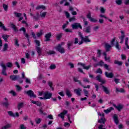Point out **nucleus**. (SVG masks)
<instances>
[{
	"instance_id": "1",
	"label": "nucleus",
	"mask_w": 129,
	"mask_h": 129,
	"mask_svg": "<svg viewBox=\"0 0 129 129\" xmlns=\"http://www.w3.org/2000/svg\"><path fill=\"white\" fill-rule=\"evenodd\" d=\"M24 93L28 95L30 97H33L34 98L37 97V95H35L34 91L32 90L25 91Z\"/></svg>"
},
{
	"instance_id": "2",
	"label": "nucleus",
	"mask_w": 129,
	"mask_h": 129,
	"mask_svg": "<svg viewBox=\"0 0 129 129\" xmlns=\"http://www.w3.org/2000/svg\"><path fill=\"white\" fill-rule=\"evenodd\" d=\"M20 32H22V31H23V34L25 36V37H26V38H27L28 42L29 41H30V35H29V34L28 33H27V30H26V28H25V27H22L21 28H20L19 29Z\"/></svg>"
},
{
	"instance_id": "3",
	"label": "nucleus",
	"mask_w": 129,
	"mask_h": 129,
	"mask_svg": "<svg viewBox=\"0 0 129 129\" xmlns=\"http://www.w3.org/2000/svg\"><path fill=\"white\" fill-rule=\"evenodd\" d=\"M71 27L73 30H77L78 28H80L81 30H82V26H81V25L80 24V23H75L72 24Z\"/></svg>"
},
{
	"instance_id": "4",
	"label": "nucleus",
	"mask_w": 129,
	"mask_h": 129,
	"mask_svg": "<svg viewBox=\"0 0 129 129\" xmlns=\"http://www.w3.org/2000/svg\"><path fill=\"white\" fill-rule=\"evenodd\" d=\"M55 48L56 51H58V52H59L61 54H64V53H65V49H64V47H62V46H60V45H57Z\"/></svg>"
},
{
	"instance_id": "5",
	"label": "nucleus",
	"mask_w": 129,
	"mask_h": 129,
	"mask_svg": "<svg viewBox=\"0 0 129 129\" xmlns=\"http://www.w3.org/2000/svg\"><path fill=\"white\" fill-rule=\"evenodd\" d=\"M43 95L45 99H50V98H52V93H49V92L46 91L43 93Z\"/></svg>"
},
{
	"instance_id": "6",
	"label": "nucleus",
	"mask_w": 129,
	"mask_h": 129,
	"mask_svg": "<svg viewBox=\"0 0 129 129\" xmlns=\"http://www.w3.org/2000/svg\"><path fill=\"white\" fill-rule=\"evenodd\" d=\"M121 36H118L119 39L120 40V44H122L123 43V40L125 37V34H124V32L122 30H121Z\"/></svg>"
},
{
	"instance_id": "7",
	"label": "nucleus",
	"mask_w": 129,
	"mask_h": 129,
	"mask_svg": "<svg viewBox=\"0 0 129 129\" xmlns=\"http://www.w3.org/2000/svg\"><path fill=\"white\" fill-rule=\"evenodd\" d=\"M113 106H114L116 109H117L118 111H120V110L123 108V105L121 104H119L117 106L115 104H113Z\"/></svg>"
},
{
	"instance_id": "8",
	"label": "nucleus",
	"mask_w": 129,
	"mask_h": 129,
	"mask_svg": "<svg viewBox=\"0 0 129 129\" xmlns=\"http://www.w3.org/2000/svg\"><path fill=\"white\" fill-rule=\"evenodd\" d=\"M8 113L10 115V116H12V117H19V116H20V114H19V112H16L15 114L16 115H15L13 111H8Z\"/></svg>"
},
{
	"instance_id": "9",
	"label": "nucleus",
	"mask_w": 129,
	"mask_h": 129,
	"mask_svg": "<svg viewBox=\"0 0 129 129\" xmlns=\"http://www.w3.org/2000/svg\"><path fill=\"white\" fill-rule=\"evenodd\" d=\"M83 42L87 43V42H91V41L88 39V36H86V38H81V41L79 43V45H82V44H83Z\"/></svg>"
},
{
	"instance_id": "10",
	"label": "nucleus",
	"mask_w": 129,
	"mask_h": 129,
	"mask_svg": "<svg viewBox=\"0 0 129 129\" xmlns=\"http://www.w3.org/2000/svg\"><path fill=\"white\" fill-rule=\"evenodd\" d=\"M78 65H80L81 66H82V67H83V69H85V70H89L90 69V68L91 67V65L86 66L85 65V64H84L82 62H79L78 63Z\"/></svg>"
},
{
	"instance_id": "11",
	"label": "nucleus",
	"mask_w": 129,
	"mask_h": 129,
	"mask_svg": "<svg viewBox=\"0 0 129 129\" xmlns=\"http://www.w3.org/2000/svg\"><path fill=\"white\" fill-rule=\"evenodd\" d=\"M31 103L33 104H36L37 106H42V103L39 101H34L33 100H30Z\"/></svg>"
},
{
	"instance_id": "12",
	"label": "nucleus",
	"mask_w": 129,
	"mask_h": 129,
	"mask_svg": "<svg viewBox=\"0 0 129 129\" xmlns=\"http://www.w3.org/2000/svg\"><path fill=\"white\" fill-rule=\"evenodd\" d=\"M81 91H82V89L80 88L74 89V92H75L77 95H78L79 96H81Z\"/></svg>"
},
{
	"instance_id": "13",
	"label": "nucleus",
	"mask_w": 129,
	"mask_h": 129,
	"mask_svg": "<svg viewBox=\"0 0 129 129\" xmlns=\"http://www.w3.org/2000/svg\"><path fill=\"white\" fill-rule=\"evenodd\" d=\"M51 33L49 32V33H47L45 35V42H49V41H50V38H51Z\"/></svg>"
},
{
	"instance_id": "14",
	"label": "nucleus",
	"mask_w": 129,
	"mask_h": 129,
	"mask_svg": "<svg viewBox=\"0 0 129 129\" xmlns=\"http://www.w3.org/2000/svg\"><path fill=\"white\" fill-rule=\"evenodd\" d=\"M18 78H20V75H11L10 79L13 81H16L18 80Z\"/></svg>"
},
{
	"instance_id": "15",
	"label": "nucleus",
	"mask_w": 129,
	"mask_h": 129,
	"mask_svg": "<svg viewBox=\"0 0 129 129\" xmlns=\"http://www.w3.org/2000/svg\"><path fill=\"white\" fill-rule=\"evenodd\" d=\"M36 50L38 54V56H41L42 55V48L40 47L39 46H35Z\"/></svg>"
},
{
	"instance_id": "16",
	"label": "nucleus",
	"mask_w": 129,
	"mask_h": 129,
	"mask_svg": "<svg viewBox=\"0 0 129 129\" xmlns=\"http://www.w3.org/2000/svg\"><path fill=\"white\" fill-rule=\"evenodd\" d=\"M102 88L103 89V91H104L106 94H110V92H109L107 87L104 86H102Z\"/></svg>"
},
{
	"instance_id": "17",
	"label": "nucleus",
	"mask_w": 129,
	"mask_h": 129,
	"mask_svg": "<svg viewBox=\"0 0 129 129\" xmlns=\"http://www.w3.org/2000/svg\"><path fill=\"white\" fill-rule=\"evenodd\" d=\"M113 118L114 119V121L115 123L116 124H118V122H119V121L118 120V117H117V115L116 114H114L113 116Z\"/></svg>"
},
{
	"instance_id": "18",
	"label": "nucleus",
	"mask_w": 129,
	"mask_h": 129,
	"mask_svg": "<svg viewBox=\"0 0 129 129\" xmlns=\"http://www.w3.org/2000/svg\"><path fill=\"white\" fill-rule=\"evenodd\" d=\"M105 75L106 77H107V78H113L114 75L112 73H108L107 72H106L105 73Z\"/></svg>"
},
{
	"instance_id": "19",
	"label": "nucleus",
	"mask_w": 129,
	"mask_h": 129,
	"mask_svg": "<svg viewBox=\"0 0 129 129\" xmlns=\"http://www.w3.org/2000/svg\"><path fill=\"white\" fill-rule=\"evenodd\" d=\"M105 121H106V119L105 117H101L100 119L98 120V123H103L104 124L105 123Z\"/></svg>"
},
{
	"instance_id": "20",
	"label": "nucleus",
	"mask_w": 129,
	"mask_h": 129,
	"mask_svg": "<svg viewBox=\"0 0 129 129\" xmlns=\"http://www.w3.org/2000/svg\"><path fill=\"white\" fill-rule=\"evenodd\" d=\"M0 28L4 30L5 32L7 31H9V29L7 28H6V26H5V24H3V22H0Z\"/></svg>"
},
{
	"instance_id": "21",
	"label": "nucleus",
	"mask_w": 129,
	"mask_h": 129,
	"mask_svg": "<svg viewBox=\"0 0 129 129\" xmlns=\"http://www.w3.org/2000/svg\"><path fill=\"white\" fill-rule=\"evenodd\" d=\"M90 30H91L90 26H88L86 28L83 29V32H84L85 33H86L87 34H88L90 33Z\"/></svg>"
},
{
	"instance_id": "22",
	"label": "nucleus",
	"mask_w": 129,
	"mask_h": 129,
	"mask_svg": "<svg viewBox=\"0 0 129 129\" xmlns=\"http://www.w3.org/2000/svg\"><path fill=\"white\" fill-rule=\"evenodd\" d=\"M12 127V124L8 123L2 127L1 129H9Z\"/></svg>"
},
{
	"instance_id": "23",
	"label": "nucleus",
	"mask_w": 129,
	"mask_h": 129,
	"mask_svg": "<svg viewBox=\"0 0 129 129\" xmlns=\"http://www.w3.org/2000/svg\"><path fill=\"white\" fill-rule=\"evenodd\" d=\"M2 104L3 106H4V107H6V108H9V106H10V104L9 103V101L3 102Z\"/></svg>"
},
{
	"instance_id": "24",
	"label": "nucleus",
	"mask_w": 129,
	"mask_h": 129,
	"mask_svg": "<svg viewBox=\"0 0 129 129\" xmlns=\"http://www.w3.org/2000/svg\"><path fill=\"white\" fill-rule=\"evenodd\" d=\"M110 48H111V45L108 44V43L105 44L106 52H109L110 50Z\"/></svg>"
},
{
	"instance_id": "25",
	"label": "nucleus",
	"mask_w": 129,
	"mask_h": 129,
	"mask_svg": "<svg viewBox=\"0 0 129 129\" xmlns=\"http://www.w3.org/2000/svg\"><path fill=\"white\" fill-rule=\"evenodd\" d=\"M120 92L121 93H124L125 91L123 88H116V93Z\"/></svg>"
},
{
	"instance_id": "26",
	"label": "nucleus",
	"mask_w": 129,
	"mask_h": 129,
	"mask_svg": "<svg viewBox=\"0 0 129 129\" xmlns=\"http://www.w3.org/2000/svg\"><path fill=\"white\" fill-rule=\"evenodd\" d=\"M113 109H114V108H113L112 107H111L107 109L104 110V112L105 113H109V112H111V110H113Z\"/></svg>"
},
{
	"instance_id": "27",
	"label": "nucleus",
	"mask_w": 129,
	"mask_h": 129,
	"mask_svg": "<svg viewBox=\"0 0 129 129\" xmlns=\"http://www.w3.org/2000/svg\"><path fill=\"white\" fill-rule=\"evenodd\" d=\"M11 28L13 29L15 32H19V29L17 28V26L15 25L14 24H11Z\"/></svg>"
},
{
	"instance_id": "28",
	"label": "nucleus",
	"mask_w": 129,
	"mask_h": 129,
	"mask_svg": "<svg viewBox=\"0 0 129 129\" xmlns=\"http://www.w3.org/2000/svg\"><path fill=\"white\" fill-rule=\"evenodd\" d=\"M38 110L40 114H42L43 115H46V113L45 112H44V110H43V107L39 108Z\"/></svg>"
},
{
	"instance_id": "29",
	"label": "nucleus",
	"mask_w": 129,
	"mask_h": 129,
	"mask_svg": "<svg viewBox=\"0 0 129 129\" xmlns=\"http://www.w3.org/2000/svg\"><path fill=\"white\" fill-rule=\"evenodd\" d=\"M114 64H116L118 66H122V61L115 60L114 61Z\"/></svg>"
},
{
	"instance_id": "30",
	"label": "nucleus",
	"mask_w": 129,
	"mask_h": 129,
	"mask_svg": "<svg viewBox=\"0 0 129 129\" xmlns=\"http://www.w3.org/2000/svg\"><path fill=\"white\" fill-rule=\"evenodd\" d=\"M10 37L9 35H2V38L4 39L5 42H8V38Z\"/></svg>"
},
{
	"instance_id": "31",
	"label": "nucleus",
	"mask_w": 129,
	"mask_h": 129,
	"mask_svg": "<svg viewBox=\"0 0 129 129\" xmlns=\"http://www.w3.org/2000/svg\"><path fill=\"white\" fill-rule=\"evenodd\" d=\"M44 77L43 76V74H39L37 77V80L39 81L40 80H42V79H44Z\"/></svg>"
},
{
	"instance_id": "32",
	"label": "nucleus",
	"mask_w": 129,
	"mask_h": 129,
	"mask_svg": "<svg viewBox=\"0 0 129 129\" xmlns=\"http://www.w3.org/2000/svg\"><path fill=\"white\" fill-rule=\"evenodd\" d=\"M17 107H18V110H20V109H21V108H23V107H24V103H23V102L19 103L18 104Z\"/></svg>"
},
{
	"instance_id": "33",
	"label": "nucleus",
	"mask_w": 129,
	"mask_h": 129,
	"mask_svg": "<svg viewBox=\"0 0 129 129\" xmlns=\"http://www.w3.org/2000/svg\"><path fill=\"white\" fill-rule=\"evenodd\" d=\"M34 43L36 44V47H40L41 46V43L39 40L35 39L34 40Z\"/></svg>"
},
{
	"instance_id": "34",
	"label": "nucleus",
	"mask_w": 129,
	"mask_h": 129,
	"mask_svg": "<svg viewBox=\"0 0 129 129\" xmlns=\"http://www.w3.org/2000/svg\"><path fill=\"white\" fill-rule=\"evenodd\" d=\"M73 80H74V81H75V82H79V84H80V85H82V83H81V81L78 80V78L75 77H74Z\"/></svg>"
},
{
	"instance_id": "35",
	"label": "nucleus",
	"mask_w": 129,
	"mask_h": 129,
	"mask_svg": "<svg viewBox=\"0 0 129 129\" xmlns=\"http://www.w3.org/2000/svg\"><path fill=\"white\" fill-rule=\"evenodd\" d=\"M15 45L17 47H20V44H19V39L17 38L15 39Z\"/></svg>"
},
{
	"instance_id": "36",
	"label": "nucleus",
	"mask_w": 129,
	"mask_h": 129,
	"mask_svg": "<svg viewBox=\"0 0 129 129\" xmlns=\"http://www.w3.org/2000/svg\"><path fill=\"white\" fill-rule=\"evenodd\" d=\"M116 39V37H114L111 41H110V45L113 47L114 46V42H115V40Z\"/></svg>"
},
{
	"instance_id": "37",
	"label": "nucleus",
	"mask_w": 129,
	"mask_h": 129,
	"mask_svg": "<svg viewBox=\"0 0 129 129\" xmlns=\"http://www.w3.org/2000/svg\"><path fill=\"white\" fill-rule=\"evenodd\" d=\"M66 94V95L68 96V97H71V96H72V94L70 93V91L68 89H67Z\"/></svg>"
},
{
	"instance_id": "38",
	"label": "nucleus",
	"mask_w": 129,
	"mask_h": 129,
	"mask_svg": "<svg viewBox=\"0 0 129 129\" xmlns=\"http://www.w3.org/2000/svg\"><path fill=\"white\" fill-rule=\"evenodd\" d=\"M43 30H40V32L37 33V37L40 38L42 35H43Z\"/></svg>"
},
{
	"instance_id": "39",
	"label": "nucleus",
	"mask_w": 129,
	"mask_h": 129,
	"mask_svg": "<svg viewBox=\"0 0 129 129\" xmlns=\"http://www.w3.org/2000/svg\"><path fill=\"white\" fill-rule=\"evenodd\" d=\"M40 9H42V10H46V7L44 6H39L36 7V10H40Z\"/></svg>"
},
{
	"instance_id": "40",
	"label": "nucleus",
	"mask_w": 129,
	"mask_h": 129,
	"mask_svg": "<svg viewBox=\"0 0 129 129\" xmlns=\"http://www.w3.org/2000/svg\"><path fill=\"white\" fill-rule=\"evenodd\" d=\"M115 48H116L117 49V50H120V48H121V47H119V43H118V42H116V44L115 45Z\"/></svg>"
},
{
	"instance_id": "41",
	"label": "nucleus",
	"mask_w": 129,
	"mask_h": 129,
	"mask_svg": "<svg viewBox=\"0 0 129 129\" xmlns=\"http://www.w3.org/2000/svg\"><path fill=\"white\" fill-rule=\"evenodd\" d=\"M8 48H9V46L8 45V43H5L4 44V48H3V51H7L8 50Z\"/></svg>"
},
{
	"instance_id": "42",
	"label": "nucleus",
	"mask_w": 129,
	"mask_h": 129,
	"mask_svg": "<svg viewBox=\"0 0 129 129\" xmlns=\"http://www.w3.org/2000/svg\"><path fill=\"white\" fill-rule=\"evenodd\" d=\"M1 67H2V71H7V67L4 63L1 64Z\"/></svg>"
},
{
	"instance_id": "43",
	"label": "nucleus",
	"mask_w": 129,
	"mask_h": 129,
	"mask_svg": "<svg viewBox=\"0 0 129 129\" xmlns=\"http://www.w3.org/2000/svg\"><path fill=\"white\" fill-rule=\"evenodd\" d=\"M14 15H15L16 17L17 18H20V17H22V13H18L16 12H14Z\"/></svg>"
},
{
	"instance_id": "44",
	"label": "nucleus",
	"mask_w": 129,
	"mask_h": 129,
	"mask_svg": "<svg viewBox=\"0 0 129 129\" xmlns=\"http://www.w3.org/2000/svg\"><path fill=\"white\" fill-rule=\"evenodd\" d=\"M6 65L8 68H12V67H13V63L12 62H7Z\"/></svg>"
},
{
	"instance_id": "45",
	"label": "nucleus",
	"mask_w": 129,
	"mask_h": 129,
	"mask_svg": "<svg viewBox=\"0 0 129 129\" xmlns=\"http://www.w3.org/2000/svg\"><path fill=\"white\" fill-rule=\"evenodd\" d=\"M48 85L53 91L54 90V88L53 87V83H52V82H49Z\"/></svg>"
},
{
	"instance_id": "46",
	"label": "nucleus",
	"mask_w": 129,
	"mask_h": 129,
	"mask_svg": "<svg viewBox=\"0 0 129 129\" xmlns=\"http://www.w3.org/2000/svg\"><path fill=\"white\" fill-rule=\"evenodd\" d=\"M115 3L118 6H120L122 4V1L121 0H116Z\"/></svg>"
},
{
	"instance_id": "47",
	"label": "nucleus",
	"mask_w": 129,
	"mask_h": 129,
	"mask_svg": "<svg viewBox=\"0 0 129 129\" xmlns=\"http://www.w3.org/2000/svg\"><path fill=\"white\" fill-rule=\"evenodd\" d=\"M74 21H76V17L75 16H73V17L69 19V22H70Z\"/></svg>"
},
{
	"instance_id": "48",
	"label": "nucleus",
	"mask_w": 129,
	"mask_h": 129,
	"mask_svg": "<svg viewBox=\"0 0 129 129\" xmlns=\"http://www.w3.org/2000/svg\"><path fill=\"white\" fill-rule=\"evenodd\" d=\"M96 79L97 81H99V82L100 81H101V79H101V76L98 75L96 76Z\"/></svg>"
},
{
	"instance_id": "49",
	"label": "nucleus",
	"mask_w": 129,
	"mask_h": 129,
	"mask_svg": "<svg viewBox=\"0 0 129 129\" xmlns=\"http://www.w3.org/2000/svg\"><path fill=\"white\" fill-rule=\"evenodd\" d=\"M64 31L66 33H73V31L69 28L65 29Z\"/></svg>"
},
{
	"instance_id": "50",
	"label": "nucleus",
	"mask_w": 129,
	"mask_h": 129,
	"mask_svg": "<svg viewBox=\"0 0 129 129\" xmlns=\"http://www.w3.org/2000/svg\"><path fill=\"white\" fill-rule=\"evenodd\" d=\"M50 69H51V70L56 69V65L54 64H51L50 67Z\"/></svg>"
},
{
	"instance_id": "51",
	"label": "nucleus",
	"mask_w": 129,
	"mask_h": 129,
	"mask_svg": "<svg viewBox=\"0 0 129 129\" xmlns=\"http://www.w3.org/2000/svg\"><path fill=\"white\" fill-rule=\"evenodd\" d=\"M3 8L4 9V10L7 12L8 11V8H9V7L8 6V5L4 4H3Z\"/></svg>"
},
{
	"instance_id": "52",
	"label": "nucleus",
	"mask_w": 129,
	"mask_h": 129,
	"mask_svg": "<svg viewBox=\"0 0 129 129\" xmlns=\"http://www.w3.org/2000/svg\"><path fill=\"white\" fill-rule=\"evenodd\" d=\"M97 54L98 55L97 57H99L101 56V50L98 49Z\"/></svg>"
},
{
	"instance_id": "53",
	"label": "nucleus",
	"mask_w": 129,
	"mask_h": 129,
	"mask_svg": "<svg viewBox=\"0 0 129 129\" xmlns=\"http://www.w3.org/2000/svg\"><path fill=\"white\" fill-rule=\"evenodd\" d=\"M61 38H62V34H57L56 35V39L57 40H60V39H61Z\"/></svg>"
},
{
	"instance_id": "54",
	"label": "nucleus",
	"mask_w": 129,
	"mask_h": 129,
	"mask_svg": "<svg viewBox=\"0 0 129 129\" xmlns=\"http://www.w3.org/2000/svg\"><path fill=\"white\" fill-rule=\"evenodd\" d=\"M98 64H99V66L102 67L103 65H104V62H103L102 60H100V62H98Z\"/></svg>"
},
{
	"instance_id": "55",
	"label": "nucleus",
	"mask_w": 129,
	"mask_h": 129,
	"mask_svg": "<svg viewBox=\"0 0 129 129\" xmlns=\"http://www.w3.org/2000/svg\"><path fill=\"white\" fill-rule=\"evenodd\" d=\"M78 34H79V36H80L81 39H86V36H85V37H83V36L82 35V34L81 33V32H79Z\"/></svg>"
},
{
	"instance_id": "56",
	"label": "nucleus",
	"mask_w": 129,
	"mask_h": 129,
	"mask_svg": "<svg viewBox=\"0 0 129 129\" xmlns=\"http://www.w3.org/2000/svg\"><path fill=\"white\" fill-rule=\"evenodd\" d=\"M19 83L20 84H22L23 83V82H24V81L22 79V78L20 77V76H19V78H17Z\"/></svg>"
},
{
	"instance_id": "57",
	"label": "nucleus",
	"mask_w": 129,
	"mask_h": 129,
	"mask_svg": "<svg viewBox=\"0 0 129 129\" xmlns=\"http://www.w3.org/2000/svg\"><path fill=\"white\" fill-rule=\"evenodd\" d=\"M46 15H47V12H43V13L40 14V17H41V18H45Z\"/></svg>"
},
{
	"instance_id": "58",
	"label": "nucleus",
	"mask_w": 129,
	"mask_h": 129,
	"mask_svg": "<svg viewBox=\"0 0 129 129\" xmlns=\"http://www.w3.org/2000/svg\"><path fill=\"white\" fill-rule=\"evenodd\" d=\"M100 13L101 14H104V13H105V9H104V8H103V7H101Z\"/></svg>"
},
{
	"instance_id": "59",
	"label": "nucleus",
	"mask_w": 129,
	"mask_h": 129,
	"mask_svg": "<svg viewBox=\"0 0 129 129\" xmlns=\"http://www.w3.org/2000/svg\"><path fill=\"white\" fill-rule=\"evenodd\" d=\"M120 80H119V79H116V78L114 79V81L116 83V84L119 83Z\"/></svg>"
},
{
	"instance_id": "60",
	"label": "nucleus",
	"mask_w": 129,
	"mask_h": 129,
	"mask_svg": "<svg viewBox=\"0 0 129 129\" xmlns=\"http://www.w3.org/2000/svg\"><path fill=\"white\" fill-rule=\"evenodd\" d=\"M90 21L93 23H96L97 22V20L92 18L90 19Z\"/></svg>"
},
{
	"instance_id": "61",
	"label": "nucleus",
	"mask_w": 129,
	"mask_h": 129,
	"mask_svg": "<svg viewBox=\"0 0 129 129\" xmlns=\"http://www.w3.org/2000/svg\"><path fill=\"white\" fill-rule=\"evenodd\" d=\"M20 129H27V127H26L25 126V125L24 124H22L21 125H20Z\"/></svg>"
},
{
	"instance_id": "62",
	"label": "nucleus",
	"mask_w": 129,
	"mask_h": 129,
	"mask_svg": "<svg viewBox=\"0 0 129 129\" xmlns=\"http://www.w3.org/2000/svg\"><path fill=\"white\" fill-rule=\"evenodd\" d=\"M67 45L71 47L73 45V41H68Z\"/></svg>"
},
{
	"instance_id": "63",
	"label": "nucleus",
	"mask_w": 129,
	"mask_h": 129,
	"mask_svg": "<svg viewBox=\"0 0 129 129\" xmlns=\"http://www.w3.org/2000/svg\"><path fill=\"white\" fill-rule=\"evenodd\" d=\"M124 4L126 6L128 5H129V0H125L124 2Z\"/></svg>"
},
{
	"instance_id": "64",
	"label": "nucleus",
	"mask_w": 129,
	"mask_h": 129,
	"mask_svg": "<svg viewBox=\"0 0 129 129\" xmlns=\"http://www.w3.org/2000/svg\"><path fill=\"white\" fill-rule=\"evenodd\" d=\"M103 124H100L98 126V129H106L105 128H103Z\"/></svg>"
}]
</instances>
